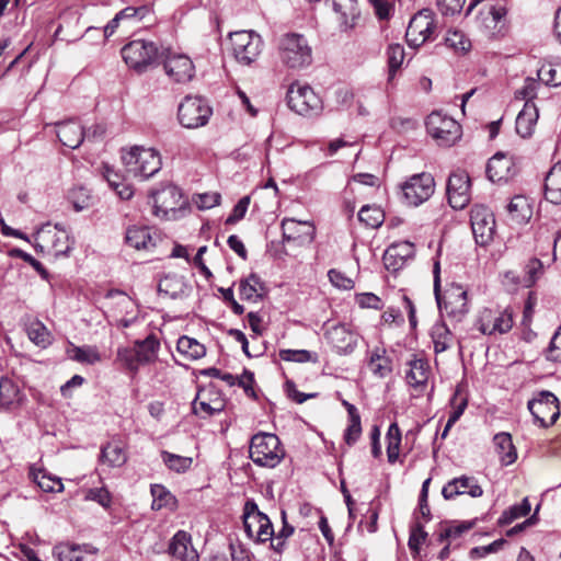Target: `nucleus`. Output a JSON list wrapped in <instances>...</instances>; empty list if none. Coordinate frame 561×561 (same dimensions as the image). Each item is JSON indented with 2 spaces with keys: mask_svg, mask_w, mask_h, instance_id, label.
<instances>
[{
  "mask_svg": "<svg viewBox=\"0 0 561 561\" xmlns=\"http://www.w3.org/2000/svg\"><path fill=\"white\" fill-rule=\"evenodd\" d=\"M404 203L409 206H419L426 202L435 191V181L432 174L422 172L410 176L401 184Z\"/></svg>",
  "mask_w": 561,
  "mask_h": 561,
  "instance_id": "obj_11",
  "label": "nucleus"
},
{
  "mask_svg": "<svg viewBox=\"0 0 561 561\" xmlns=\"http://www.w3.org/2000/svg\"><path fill=\"white\" fill-rule=\"evenodd\" d=\"M277 57L288 69L300 70L312 64V48L305 35L285 33L277 38Z\"/></svg>",
  "mask_w": 561,
  "mask_h": 561,
  "instance_id": "obj_1",
  "label": "nucleus"
},
{
  "mask_svg": "<svg viewBox=\"0 0 561 561\" xmlns=\"http://www.w3.org/2000/svg\"><path fill=\"white\" fill-rule=\"evenodd\" d=\"M220 198H221V196L217 192L204 193V194H198L194 198V203L201 209H209V208H213V207L219 205Z\"/></svg>",
  "mask_w": 561,
  "mask_h": 561,
  "instance_id": "obj_62",
  "label": "nucleus"
},
{
  "mask_svg": "<svg viewBox=\"0 0 561 561\" xmlns=\"http://www.w3.org/2000/svg\"><path fill=\"white\" fill-rule=\"evenodd\" d=\"M122 56L129 68L142 72L156 61L158 47L153 42L135 39L122 48Z\"/></svg>",
  "mask_w": 561,
  "mask_h": 561,
  "instance_id": "obj_8",
  "label": "nucleus"
},
{
  "mask_svg": "<svg viewBox=\"0 0 561 561\" xmlns=\"http://www.w3.org/2000/svg\"><path fill=\"white\" fill-rule=\"evenodd\" d=\"M127 461V453L121 442L112 440L101 448L100 462L110 468H119Z\"/></svg>",
  "mask_w": 561,
  "mask_h": 561,
  "instance_id": "obj_32",
  "label": "nucleus"
},
{
  "mask_svg": "<svg viewBox=\"0 0 561 561\" xmlns=\"http://www.w3.org/2000/svg\"><path fill=\"white\" fill-rule=\"evenodd\" d=\"M387 456L388 461L393 463L397 461L401 445V431L397 423H392L387 431Z\"/></svg>",
  "mask_w": 561,
  "mask_h": 561,
  "instance_id": "obj_48",
  "label": "nucleus"
},
{
  "mask_svg": "<svg viewBox=\"0 0 561 561\" xmlns=\"http://www.w3.org/2000/svg\"><path fill=\"white\" fill-rule=\"evenodd\" d=\"M369 370L379 378H385L392 371L391 360L383 348H375L368 360Z\"/></svg>",
  "mask_w": 561,
  "mask_h": 561,
  "instance_id": "obj_39",
  "label": "nucleus"
},
{
  "mask_svg": "<svg viewBox=\"0 0 561 561\" xmlns=\"http://www.w3.org/2000/svg\"><path fill=\"white\" fill-rule=\"evenodd\" d=\"M173 561H198L199 556L191 542V535L179 530L172 538L169 546Z\"/></svg>",
  "mask_w": 561,
  "mask_h": 561,
  "instance_id": "obj_26",
  "label": "nucleus"
},
{
  "mask_svg": "<svg viewBox=\"0 0 561 561\" xmlns=\"http://www.w3.org/2000/svg\"><path fill=\"white\" fill-rule=\"evenodd\" d=\"M426 129L439 146L449 147L461 137L460 125L440 112H433L427 116Z\"/></svg>",
  "mask_w": 561,
  "mask_h": 561,
  "instance_id": "obj_10",
  "label": "nucleus"
},
{
  "mask_svg": "<svg viewBox=\"0 0 561 561\" xmlns=\"http://www.w3.org/2000/svg\"><path fill=\"white\" fill-rule=\"evenodd\" d=\"M59 561H82L83 551L79 545L59 543L53 550Z\"/></svg>",
  "mask_w": 561,
  "mask_h": 561,
  "instance_id": "obj_50",
  "label": "nucleus"
},
{
  "mask_svg": "<svg viewBox=\"0 0 561 561\" xmlns=\"http://www.w3.org/2000/svg\"><path fill=\"white\" fill-rule=\"evenodd\" d=\"M493 440L502 465H512L517 458V453L511 435L508 433H499L494 436Z\"/></svg>",
  "mask_w": 561,
  "mask_h": 561,
  "instance_id": "obj_38",
  "label": "nucleus"
},
{
  "mask_svg": "<svg viewBox=\"0 0 561 561\" xmlns=\"http://www.w3.org/2000/svg\"><path fill=\"white\" fill-rule=\"evenodd\" d=\"M31 241H33L36 251L54 257L68 255L73 247V240L68 231L60 225H51L50 222L44 224L37 229Z\"/></svg>",
  "mask_w": 561,
  "mask_h": 561,
  "instance_id": "obj_2",
  "label": "nucleus"
},
{
  "mask_svg": "<svg viewBox=\"0 0 561 561\" xmlns=\"http://www.w3.org/2000/svg\"><path fill=\"white\" fill-rule=\"evenodd\" d=\"M226 402L221 392L213 385L198 390L193 402V411L197 415L211 416L225 409Z\"/></svg>",
  "mask_w": 561,
  "mask_h": 561,
  "instance_id": "obj_20",
  "label": "nucleus"
},
{
  "mask_svg": "<svg viewBox=\"0 0 561 561\" xmlns=\"http://www.w3.org/2000/svg\"><path fill=\"white\" fill-rule=\"evenodd\" d=\"M23 393L16 381L9 377L0 379V404L5 409H15L23 401Z\"/></svg>",
  "mask_w": 561,
  "mask_h": 561,
  "instance_id": "obj_31",
  "label": "nucleus"
},
{
  "mask_svg": "<svg viewBox=\"0 0 561 561\" xmlns=\"http://www.w3.org/2000/svg\"><path fill=\"white\" fill-rule=\"evenodd\" d=\"M161 456L165 466L178 473L187 471L193 463L191 457H184L169 451H162Z\"/></svg>",
  "mask_w": 561,
  "mask_h": 561,
  "instance_id": "obj_52",
  "label": "nucleus"
},
{
  "mask_svg": "<svg viewBox=\"0 0 561 561\" xmlns=\"http://www.w3.org/2000/svg\"><path fill=\"white\" fill-rule=\"evenodd\" d=\"M514 324L513 311L483 309L476 322V328L486 335L505 334L511 331Z\"/></svg>",
  "mask_w": 561,
  "mask_h": 561,
  "instance_id": "obj_15",
  "label": "nucleus"
},
{
  "mask_svg": "<svg viewBox=\"0 0 561 561\" xmlns=\"http://www.w3.org/2000/svg\"><path fill=\"white\" fill-rule=\"evenodd\" d=\"M539 111L531 101H526L524 107L516 117V131L523 138H529L535 131Z\"/></svg>",
  "mask_w": 561,
  "mask_h": 561,
  "instance_id": "obj_28",
  "label": "nucleus"
},
{
  "mask_svg": "<svg viewBox=\"0 0 561 561\" xmlns=\"http://www.w3.org/2000/svg\"><path fill=\"white\" fill-rule=\"evenodd\" d=\"M427 533L421 524H416L410 534L408 546L414 553L420 552L422 543L426 540Z\"/></svg>",
  "mask_w": 561,
  "mask_h": 561,
  "instance_id": "obj_60",
  "label": "nucleus"
},
{
  "mask_svg": "<svg viewBox=\"0 0 561 561\" xmlns=\"http://www.w3.org/2000/svg\"><path fill=\"white\" fill-rule=\"evenodd\" d=\"M548 359L561 362V327L553 334L547 350Z\"/></svg>",
  "mask_w": 561,
  "mask_h": 561,
  "instance_id": "obj_64",
  "label": "nucleus"
},
{
  "mask_svg": "<svg viewBox=\"0 0 561 561\" xmlns=\"http://www.w3.org/2000/svg\"><path fill=\"white\" fill-rule=\"evenodd\" d=\"M324 335L329 344L340 355H348L357 346L358 334L346 324L332 325Z\"/></svg>",
  "mask_w": 561,
  "mask_h": 561,
  "instance_id": "obj_21",
  "label": "nucleus"
},
{
  "mask_svg": "<svg viewBox=\"0 0 561 561\" xmlns=\"http://www.w3.org/2000/svg\"><path fill=\"white\" fill-rule=\"evenodd\" d=\"M432 339L435 352L440 353L451 345L453 333L445 322H438L432 329Z\"/></svg>",
  "mask_w": 561,
  "mask_h": 561,
  "instance_id": "obj_46",
  "label": "nucleus"
},
{
  "mask_svg": "<svg viewBox=\"0 0 561 561\" xmlns=\"http://www.w3.org/2000/svg\"><path fill=\"white\" fill-rule=\"evenodd\" d=\"M530 508L531 506L528 501V497H524L519 504H515L503 512V514L500 517V523L503 525H508L513 523L515 519L528 515Z\"/></svg>",
  "mask_w": 561,
  "mask_h": 561,
  "instance_id": "obj_53",
  "label": "nucleus"
},
{
  "mask_svg": "<svg viewBox=\"0 0 561 561\" xmlns=\"http://www.w3.org/2000/svg\"><path fill=\"white\" fill-rule=\"evenodd\" d=\"M288 106L299 115H317L322 110V101L308 84L294 82L287 91Z\"/></svg>",
  "mask_w": 561,
  "mask_h": 561,
  "instance_id": "obj_9",
  "label": "nucleus"
},
{
  "mask_svg": "<svg viewBox=\"0 0 561 561\" xmlns=\"http://www.w3.org/2000/svg\"><path fill=\"white\" fill-rule=\"evenodd\" d=\"M528 410L536 423L542 427L553 425L560 416L558 398L550 391H541L528 402Z\"/></svg>",
  "mask_w": 561,
  "mask_h": 561,
  "instance_id": "obj_14",
  "label": "nucleus"
},
{
  "mask_svg": "<svg viewBox=\"0 0 561 561\" xmlns=\"http://www.w3.org/2000/svg\"><path fill=\"white\" fill-rule=\"evenodd\" d=\"M404 48L400 44H391L387 48L388 58V80L391 81L394 78L396 71L401 67L404 60Z\"/></svg>",
  "mask_w": 561,
  "mask_h": 561,
  "instance_id": "obj_51",
  "label": "nucleus"
},
{
  "mask_svg": "<svg viewBox=\"0 0 561 561\" xmlns=\"http://www.w3.org/2000/svg\"><path fill=\"white\" fill-rule=\"evenodd\" d=\"M122 18L116 13L115 16L104 26L103 31H101L98 27H89L85 31V34L89 35L92 32H95L98 37L102 38V42H105L108 37H111L119 26V23L122 22Z\"/></svg>",
  "mask_w": 561,
  "mask_h": 561,
  "instance_id": "obj_59",
  "label": "nucleus"
},
{
  "mask_svg": "<svg viewBox=\"0 0 561 561\" xmlns=\"http://www.w3.org/2000/svg\"><path fill=\"white\" fill-rule=\"evenodd\" d=\"M407 371V382L414 389H422L428 379V364L423 359H413L409 363Z\"/></svg>",
  "mask_w": 561,
  "mask_h": 561,
  "instance_id": "obj_36",
  "label": "nucleus"
},
{
  "mask_svg": "<svg viewBox=\"0 0 561 561\" xmlns=\"http://www.w3.org/2000/svg\"><path fill=\"white\" fill-rule=\"evenodd\" d=\"M335 14L341 32L348 33L354 31L360 21V10L357 0H325Z\"/></svg>",
  "mask_w": 561,
  "mask_h": 561,
  "instance_id": "obj_18",
  "label": "nucleus"
},
{
  "mask_svg": "<svg viewBox=\"0 0 561 561\" xmlns=\"http://www.w3.org/2000/svg\"><path fill=\"white\" fill-rule=\"evenodd\" d=\"M446 43L448 46L456 50L467 51L470 48V41L460 31H449L446 36Z\"/></svg>",
  "mask_w": 561,
  "mask_h": 561,
  "instance_id": "obj_57",
  "label": "nucleus"
},
{
  "mask_svg": "<svg viewBox=\"0 0 561 561\" xmlns=\"http://www.w3.org/2000/svg\"><path fill=\"white\" fill-rule=\"evenodd\" d=\"M28 339L37 346L46 348L53 342L49 330L38 320H32L26 324Z\"/></svg>",
  "mask_w": 561,
  "mask_h": 561,
  "instance_id": "obj_42",
  "label": "nucleus"
},
{
  "mask_svg": "<svg viewBox=\"0 0 561 561\" xmlns=\"http://www.w3.org/2000/svg\"><path fill=\"white\" fill-rule=\"evenodd\" d=\"M69 199L77 211H81L91 205V196L84 187L73 188L69 193Z\"/></svg>",
  "mask_w": 561,
  "mask_h": 561,
  "instance_id": "obj_56",
  "label": "nucleus"
},
{
  "mask_svg": "<svg viewBox=\"0 0 561 561\" xmlns=\"http://www.w3.org/2000/svg\"><path fill=\"white\" fill-rule=\"evenodd\" d=\"M362 434L360 415H355L348 419V425L344 433V439L347 445H353L357 442Z\"/></svg>",
  "mask_w": 561,
  "mask_h": 561,
  "instance_id": "obj_58",
  "label": "nucleus"
},
{
  "mask_svg": "<svg viewBox=\"0 0 561 561\" xmlns=\"http://www.w3.org/2000/svg\"><path fill=\"white\" fill-rule=\"evenodd\" d=\"M545 196L552 204H561V162L556 163L546 176Z\"/></svg>",
  "mask_w": 561,
  "mask_h": 561,
  "instance_id": "obj_34",
  "label": "nucleus"
},
{
  "mask_svg": "<svg viewBox=\"0 0 561 561\" xmlns=\"http://www.w3.org/2000/svg\"><path fill=\"white\" fill-rule=\"evenodd\" d=\"M507 211L512 222L517 225L526 224L533 216V208L523 195H516L511 199Z\"/></svg>",
  "mask_w": 561,
  "mask_h": 561,
  "instance_id": "obj_35",
  "label": "nucleus"
},
{
  "mask_svg": "<svg viewBox=\"0 0 561 561\" xmlns=\"http://www.w3.org/2000/svg\"><path fill=\"white\" fill-rule=\"evenodd\" d=\"M134 346L142 364H151L158 358L160 342L154 334L148 335L145 340L135 341Z\"/></svg>",
  "mask_w": 561,
  "mask_h": 561,
  "instance_id": "obj_37",
  "label": "nucleus"
},
{
  "mask_svg": "<svg viewBox=\"0 0 561 561\" xmlns=\"http://www.w3.org/2000/svg\"><path fill=\"white\" fill-rule=\"evenodd\" d=\"M69 358L81 364L93 365L101 360V355L95 346L84 345L76 346L71 345L67 350Z\"/></svg>",
  "mask_w": 561,
  "mask_h": 561,
  "instance_id": "obj_45",
  "label": "nucleus"
},
{
  "mask_svg": "<svg viewBox=\"0 0 561 561\" xmlns=\"http://www.w3.org/2000/svg\"><path fill=\"white\" fill-rule=\"evenodd\" d=\"M513 160L504 153L494 154L486 164V175L492 182L507 181L513 175Z\"/></svg>",
  "mask_w": 561,
  "mask_h": 561,
  "instance_id": "obj_29",
  "label": "nucleus"
},
{
  "mask_svg": "<svg viewBox=\"0 0 561 561\" xmlns=\"http://www.w3.org/2000/svg\"><path fill=\"white\" fill-rule=\"evenodd\" d=\"M243 528L247 536L256 543L272 540L274 527L267 515L259 511L254 501H247L243 508Z\"/></svg>",
  "mask_w": 561,
  "mask_h": 561,
  "instance_id": "obj_6",
  "label": "nucleus"
},
{
  "mask_svg": "<svg viewBox=\"0 0 561 561\" xmlns=\"http://www.w3.org/2000/svg\"><path fill=\"white\" fill-rule=\"evenodd\" d=\"M471 228L479 245L489 244L495 232V219L492 211L482 205H477L470 213Z\"/></svg>",
  "mask_w": 561,
  "mask_h": 561,
  "instance_id": "obj_17",
  "label": "nucleus"
},
{
  "mask_svg": "<svg viewBox=\"0 0 561 561\" xmlns=\"http://www.w3.org/2000/svg\"><path fill=\"white\" fill-rule=\"evenodd\" d=\"M116 362L133 375H136L139 371L140 366L144 365L135 346L118 347L116 353Z\"/></svg>",
  "mask_w": 561,
  "mask_h": 561,
  "instance_id": "obj_44",
  "label": "nucleus"
},
{
  "mask_svg": "<svg viewBox=\"0 0 561 561\" xmlns=\"http://www.w3.org/2000/svg\"><path fill=\"white\" fill-rule=\"evenodd\" d=\"M229 41L233 57L242 65L254 62L262 53V37L253 31L230 33Z\"/></svg>",
  "mask_w": 561,
  "mask_h": 561,
  "instance_id": "obj_7",
  "label": "nucleus"
},
{
  "mask_svg": "<svg viewBox=\"0 0 561 561\" xmlns=\"http://www.w3.org/2000/svg\"><path fill=\"white\" fill-rule=\"evenodd\" d=\"M414 256V245L409 241H401L391 244L385 251L383 264L389 271H398L403 267L409 259Z\"/></svg>",
  "mask_w": 561,
  "mask_h": 561,
  "instance_id": "obj_25",
  "label": "nucleus"
},
{
  "mask_svg": "<svg viewBox=\"0 0 561 561\" xmlns=\"http://www.w3.org/2000/svg\"><path fill=\"white\" fill-rule=\"evenodd\" d=\"M447 197L449 205L455 209H462L469 204L470 178L467 172L457 170L449 175Z\"/></svg>",
  "mask_w": 561,
  "mask_h": 561,
  "instance_id": "obj_19",
  "label": "nucleus"
},
{
  "mask_svg": "<svg viewBox=\"0 0 561 561\" xmlns=\"http://www.w3.org/2000/svg\"><path fill=\"white\" fill-rule=\"evenodd\" d=\"M85 500L94 501L103 507H107L111 504V494L105 488H94L88 490Z\"/></svg>",
  "mask_w": 561,
  "mask_h": 561,
  "instance_id": "obj_63",
  "label": "nucleus"
},
{
  "mask_svg": "<svg viewBox=\"0 0 561 561\" xmlns=\"http://www.w3.org/2000/svg\"><path fill=\"white\" fill-rule=\"evenodd\" d=\"M151 494L153 497L152 508L161 510L163 507H168L174 504V496L160 484H154L151 486Z\"/></svg>",
  "mask_w": 561,
  "mask_h": 561,
  "instance_id": "obj_54",
  "label": "nucleus"
},
{
  "mask_svg": "<svg viewBox=\"0 0 561 561\" xmlns=\"http://www.w3.org/2000/svg\"><path fill=\"white\" fill-rule=\"evenodd\" d=\"M466 0H436L438 11L443 15H455L461 12Z\"/></svg>",
  "mask_w": 561,
  "mask_h": 561,
  "instance_id": "obj_61",
  "label": "nucleus"
},
{
  "mask_svg": "<svg viewBox=\"0 0 561 561\" xmlns=\"http://www.w3.org/2000/svg\"><path fill=\"white\" fill-rule=\"evenodd\" d=\"M176 350L188 360L199 359L206 354V347L202 343L186 335L178 340Z\"/></svg>",
  "mask_w": 561,
  "mask_h": 561,
  "instance_id": "obj_40",
  "label": "nucleus"
},
{
  "mask_svg": "<svg viewBox=\"0 0 561 561\" xmlns=\"http://www.w3.org/2000/svg\"><path fill=\"white\" fill-rule=\"evenodd\" d=\"M163 67L168 77L176 83L191 81L195 73L193 61L183 54L170 53L164 59Z\"/></svg>",
  "mask_w": 561,
  "mask_h": 561,
  "instance_id": "obj_22",
  "label": "nucleus"
},
{
  "mask_svg": "<svg viewBox=\"0 0 561 561\" xmlns=\"http://www.w3.org/2000/svg\"><path fill=\"white\" fill-rule=\"evenodd\" d=\"M30 476L44 492H62L64 490L61 480L48 474L45 470L32 468Z\"/></svg>",
  "mask_w": 561,
  "mask_h": 561,
  "instance_id": "obj_43",
  "label": "nucleus"
},
{
  "mask_svg": "<svg viewBox=\"0 0 561 561\" xmlns=\"http://www.w3.org/2000/svg\"><path fill=\"white\" fill-rule=\"evenodd\" d=\"M279 357L285 362L294 363H319V355L307 350H280Z\"/></svg>",
  "mask_w": 561,
  "mask_h": 561,
  "instance_id": "obj_49",
  "label": "nucleus"
},
{
  "mask_svg": "<svg viewBox=\"0 0 561 561\" xmlns=\"http://www.w3.org/2000/svg\"><path fill=\"white\" fill-rule=\"evenodd\" d=\"M122 160L128 173L148 179L161 169V158L152 148L131 147L124 151Z\"/></svg>",
  "mask_w": 561,
  "mask_h": 561,
  "instance_id": "obj_5",
  "label": "nucleus"
},
{
  "mask_svg": "<svg viewBox=\"0 0 561 561\" xmlns=\"http://www.w3.org/2000/svg\"><path fill=\"white\" fill-rule=\"evenodd\" d=\"M249 454L255 465L267 468H275L285 456L279 438L271 433L255 434L251 438Z\"/></svg>",
  "mask_w": 561,
  "mask_h": 561,
  "instance_id": "obj_4",
  "label": "nucleus"
},
{
  "mask_svg": "<svg viewBox=\"0 0 561 561\" xmlns=\"http://www.w3.org/2000/svg\"><path fill=\"white\" fill-rule=\"evenodd\" d=\"M282 230L285 240L297 241L299 244L311 243L316 236V228L312 222L294 218L283 219Z\"/></svg>",
  "mask_w": 561,
  "mask_h": 561,
  "instance_id": "obj_24",
  "label": "nucleus"
},
{
  "mask_svg": "<svg viewBox=\"0 0 561 561\" xmlns=\"http://www.w3.org/2000/svg\"><path fill=\"white\" fill-rule=\"evenodd\" d=\"M56 134L59 141L71 149L78 148L85 137L84 128L75 119L57 123Z\"/></svg>",
  "mask_w": 561,
  "mask_h": 561,
  "instance_id": "obj_27",
  "label": "nucleus"
},
{
  "mask_svg": "<svg viewBox=\"0 0 561 561\" xmlns=\"http://www.w3.org/2000/svg\"><path fill=\"white\" fill-rule=\"evenodd\" d=\"M188 289L185 278L172 273L165 274L158 284L159 294L171 299L186 296Z\"/></svg>",
  "mask_w": 561,
  "mask_h": 561,
  "instance_id": "obj_30",
  "label": "nucleus"
},
{
  "mask_svg": "<svg viewBox=\"0 0 561 561\" xmlns=\"http://www.w3.org/2000/svg\"><path fill=\"white\" fill-rule=\"evenodd\" d=\"M150 197L153 203V215L161 219H169L180 207L182 194L175 185L165 184L152 191Z\"/></svg>",
  "mask_w": 561,
  "mask_h": 561,
  "instance_id": "obj_16",
  "label": "nucleus"
},
{
  "mask_svg": "<svg viewBox=\"0 0 561 561\" xmlns=\"http://www.w3.org/2000/svg\"><path fill=\"white\" fill-rule=\"evenodd\" d=\"M538 78L546 84L560 85L561 84V66L543 65L538 70Z\"/></svg>",
  "mask_w": 561,
  "mask_h": 561,
  "instance_id": "obj_55",
  "label": "nucleus"
},
{
  "mask_svg": "<svg viewBox=\"0 0 561 561\" xmlns=\"http://www.w3.org/2000/svg\"><path fill=\"white\" fill-rule=\"evenodd\" d=\"M125 241L136 250H150L156 247L154 238L148 227H129L126 231Z\"/></svg>",
  "mask_w": 561,
  "mask_h": 561,
  "instance_id": "obj_33",
  "label": "nucleus"
},
{
  "mask_svg": "<svg viewBox=\"0 0 561 561\" xmlns=\"http://www.w3.org/2000/svg\"><path fill=\"white\" fill-rule=\"evenodd\" d=\"M444 319L451 323L461 322L469 312L468 293L462 285L450 284L442 293H434Z\"/></svg>",
  "mask_w": 561,
  "mask_h": 561,
  "instance_id": "obj_3",
  "label": "nucleus"
},
{
  "mask_svg": "<svg viewBox=\"0 0 561 561\" xmlns=\"http://www.w3.org/2000/svg\"><path fill=\"white\" fill-rule=\"evenodd\" d=\"M468 494L471 497H480L483 494L482 488L474 477L461 476L447 482L442 495L445 500H454L458 495Z\"/></svg>",
  "mask_w": 561,
  "mask_h": 561,
  "instance_id": "obj_23",
  "label": "nucleus"
},
{
  "mask_svg": "<svg viewBox=\"0 0 561 561\" xmlns=\"http://www.w3.org/2000/svg\"><path fill=\"white\" fill-rule=\"evenodd\" d=\"M435 14L430 9H423L415 13L407 28V42L412 47H420L426 41L433 38L435 32Z\"/></svg>",
  "mask_w": 561,
  "mask_h": 561,
  "instance_id": "obj_13",
  "label": "nucleus"
},
{
  "mask_svg": "<svg viewBox=\"0 0 561 561\" xmlns=\"http://www.w3.org/2000/svg\"><path fill=\"white\" fill-rule=\"evenodd\" d=\"M358 219L369 228H378L383 222L385 214L378 206L365 205L358 211Z\"/></svg>",
  "mask_w": 561,
  "mask_h": 561,
  "instance_id": "obj_47",
  "label": "nucleus"
},
{
  "mask_svg": "<svg viewBox=\"0 0 561 561\" xmlns=\"http://www.w3.org/2000/svg\"><path fill=\"white\" fill-rule=\"evenodd\" d=\"M211 108L199 96H186L179 105V121L185 128H198L207 124Z\"/></svg>",
  "mask_w": 561,
  "mask_h": 561,
  "instance_id": "obj_12",
  "label": "nucleus"
},
{
  "mask_svg": "<svg viewBox=\"0 0 561 561\" xmlns=\"http://www.w3.org/2000/svg\"><path fill=\"white\" fill-rule=\"evenodd\" d=\"M240 296L247 300L261 299L265 293V287L260 277L255 274H250L247 278L240 280Z\"/></svg>",
  "mask_w": 561,
  "mask_h": 561,
  "instance_id": "obj_41",
  "label": "nucleus"
}]
</instances>
